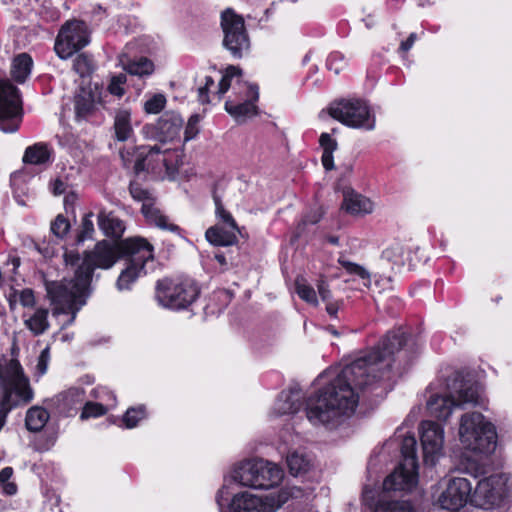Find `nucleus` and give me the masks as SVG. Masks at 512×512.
Wrapping results in <instances>:
<instances>
[{"mask_svg": "<svg viewBox=\"0 0 512 512\" xmlns=\"http://www.w3.org/2000/svg\"><path fill=\"white\" fill-rule=\"evenodd\" d=\"M405 344L406 336L401 329L388 332L378 346L347 364L328 385L307 399V419L314 425H328L353 414L359 401L358 392L389 373L393 356Z\"/></svg>", "mask_w": 512, "mask_h": 512, "instance_id": "f257e3e1", "label": "nucleus"}, {"mask_svg": "<svg viewBox=\"0 0 512 512\" xmlns=\"http://www.w3.org/2000/svg\"><path fill=\"white\" fill-rule=\"evenodd\" d=\"M98 258H64L67 270L73 272L71 279L64 278L62 281L47 282L46 290L52 303L55 304L56 313H71V320L76 317V313L86 303L88 289L92 278V273L96 266ZM109 263L106 268L112 266L113 258H102Z\"/></svg>", "mask_w": 512, "mask_h": 512, "instance_id": "f03ea898", "label": "nucleus"}, {"mask_svg": "<svg viewBox=\"0 0 512 512\" xmlns=\"http://www.w3.org/2000/svg\"><path fill=\"white\" fill-rule=\"evenodd\" d=\"M448 388V395H434L428 400L427 409L431 416L445 421L450 417L453 407L478 403L479 386L476 373L458 374Z\"/></svg>", "mask_w": 512, "mask_h": 512, "instance_id": "7ed1b4c3", "label": "nucleus"}, {"mask_svg": "<svg viewBox=\"0 0 512 512\" xmlns=\"http://www.w3.org/2000/svg\"><path fill=\"white\" fill-rule=\"evenodd\" d=\"M459 440L462 446L460 466L466 475L474 478L476 487L480 485V413L467 412L459 423Z\"/></svg>", "mask_w": 512, "mask_h": 512, "instance_id": "20e7f679", "label": "nucleus"}, {"mask_svg": "<svg viewBox=\"0 0 512 512\" xmlns=\"http://www.w3.org/2000/svg\"><path fill=\"white\" fill-rule=\"evenodd\" d=\"M200 295L198 283L185 275L164 278L156 285V299L167 308L184 309L194 303Z\"/></svg>", "mask_w": 512, "mask_h": 512, "instance_id": "39448f33", "label": "nucleus"}, {"mask_svg": "<svg viewBox=\"0 0 512 512\" xmlns=\"http://www.w3.org/2000/svg\"><path fill=\"white\" fill-rule=\"evenodd\" d=\"M282 470L263 459L246 460L237 465L232 479L242 486L254 489H270L282 480Z\"/></svg>", "mask_w": 512, "mask_h": 512, "instance_id": "423d86ee", "label": "nucleus"}, {"mask_svg": "<svg viewBox=\"0 0 512 512\" xmlns=\"http://www.w3.org/2000/svg\"><path fill=\"white\" fill-rule=\"evenodd\" d=\"M416 439L405 436L401 445L402 462L383 482L385 492L410 491L417 484L418 462L416 456Z\"/></svg>", "mask_w": 512, "mask_h": 512, "instance_id": "0eeeda50", "label": "nucleus"}, {"mask_svg": "<svg viewBox=\"0 0 512 512\" xmlns=\"http://www.w3.org/2000/svg\"><path fill=\"white\" fill-rule=\"evenodd\" d=\"M172 152L170 149L162 150L160 146H141L134 152L120 151V157L126 168L132 167L135 174L147 171L161 172L162 168L169 169Z\"/></svg>", "mask_w": 512, "mask_h": 512, "instance_id": "6e6552de", "label": "nucleus"}, {"mask_svg": "<svg viewBox=\"0 0 512 512\" xmlns=\"http://www.w3.org/2000/svg\"><path fill=\"white\" fill-rule=\"evenodd\" d=\"M223 46L232 57L242 58L250 50V38L243 17L233 9L227 8L221 13Z\"/></svg>", "mask_w": 512, "mask_h": 512, "instance_id": "1a4fd4ad", "label": "nucleus"}, {"mask_svg": "<svg viewBox=\"0 0 512 512\" xmlns=\"http://www.w3.org/2000/svg\"><path fill=\"white\" fill-rule=\"evenodd\" d=\"M328 113L335 120L351 128L373 130L375 127V118L362 100L334 102L329 106Z\"/></svg>", "mask_w": 512, "mask_h": 512, "instance_id": "9d476101", "label": "nucleus"}, {"mask_svg": "<svg viewBox=\"0 0 512 512\" xmlns=\"http://www.w3.org/2000/svg\"><path fill=\"white\" fill-rule=\"evenodd\" d=\"M22 116L19 89L8 79H0V129L5 133L18 130Z\"/></svg>", "mask_w": 512, "mask_h": 512, "instance_id": "9b49d317", "label": "nucleus"}, {"mask_svg": "<svg viewBox=\"0 0 512 512\" xmlns=\"http://www.w3.org/2000/svg\"><path fill=\"white\" fill-rule=\"evenodd\" d=\"M90 42V33L85 22L72 20L66 22L60 29L54 50L61 59H68L74 53L83 49Z\"/></svg>", "mask_w": 512, "mask_h": 512, "instance_id": "f8f14e48", "label": "nucleus"}, {"mask_svg": "<svg viewBox=\"0 0 512 512\" xmlns=\"http://www.w3.org/2000/svg\"><path fill=\"white\" fill-rule=\"evenodd\" d=\"M472 480L467 477H455L450 479L446 489L440 494L438 503L442 509L459 510L468 502L476 503L472 491H477L480 487H476L473 476L469 475Z\"/></svg>", "mask_w": 512, "mask_h": 512, "instance_id": "ddd939ff", "label": "nucleus"}, {"mask_svg": "<svg viewBox=\"0 0 512 512\" xmlns=\"http://www.w3.org/2000/svg\"><path fill=\"white\" fill-rule=\"evenodd\" d=\"M129 192L135 201L142 202L141 212L150 224L172 232H180L179 226L169 223L168 217L155 205L156 198L152 192L137 182L130 183Z\"/></svg>", "mask_w": 512, "mask_h": 512, "instance_id": "4468645a", "label": "nucleus"}, {"mask_svg": "<svg viewBox=\"0 0 512 512\" xmlns=\"http://www.w3.org/2000/svg\"><path fill=\"white\" fill-rule=\"evenodd\" d=\"M510 477L502 472L482 479V510L499 508L511 494Z\"/></svg>", "mask_w": 512, "mask_h": 512, "instance_id": "2eb2a0df", "label": "nucleus"}, {"mask_svg": "<svg viewBox=\"0 0 512 512\" xmlns=\"http://www.w3.org/2000/svg\"><path fill=\"white\" fill-rule=\"evenodd\" d=\"M183 127V119L174 111H167L157 120L155 124L145 125L142 128L147 138H155L165 143L172 141L180 135Z\"/></svg>", "mask_w": 512, "mask_h": 512, "instance_id": "dca6fc26", "label": "nucleus"}, {"mask_svg": "<svg viewBox=\"0 0 512 512\" xmlns=\"http://www.w3.org/2000/svg\"><path fill=\"white\" fill-rule=\"evenodd\" d=\"M444 442V430L433 421H423L421 424V444L424 462L434 465L441 453Z\"/></svg>", "mask_w": 512, "mask_h": 512, "instance_id": "f3484780", "label": "nucleus"}, {"mask_svg": "<svg viewBox=\"0 0 512 512\" xmlns=\"http://www.w3.org/2000/svg\"><path fill=\"white\" fill-rule=\"evenodd\" d=\"M280 500L272 495L260 498L248 492L236 494L229 504L230 512H276Z\"/></svg>", "mask_w": 512, "mask_h": 512, "instance_id": "a211bd4d", "label": "nucleus"}, {"mask_svg": "<svg viewBox=\"0 0 512 512\" xmlns=\"http://www.w3.org/2000/svg\"><path fill=\"white\" fill-rule=\"evenodd\" d=\"M124 268L121 271L117 287L119 290L129 289L130 285L141 275L147 274L148 269H154L156 258H123Z\"/></svg>", "mask_w": 512, "mask_h": 512, "instance_id": "6ab92c4d", "label": "nucleus"}, {"mask_svg": "<svg viewBox=\"0 0 512 512\" xmlns=\"http://www.w3.org/2000/svg\"><path fill=\"white\" fill-rule=\"evenodd\" d=\"M498 447V433L495 424L482 416V458L484 456L488 457L493 455L492 464L496 468L501 467L503 464L500 451L498 452ZM484 466H486V464L482 461V476L487 473Z\"/></svg>", "mask_w": 512, "mask_h": 512, "instance_id": "aec40b11", "label": "nucleus"}, {"mask_svg": "<svg viewBox=\"0 0 512 512\" xmlns=\"http://www.w3.org/2000/svg\"><path fill=\"white\" fill-rule=\"evenodd\" d=\"M341 208L350 215L363 216L372 213L374 205L369 198L357 193L352 188L346 187L343 189Z\"/></svg>", "mask_w": 512, "mask_h": 512, "instance_id": "412c9836", "label": "nucleus"}, {"mask_svg": "<svg viewBox=\"0 0 512 512\" xmlns=\"http://www.w3.org/2000/svg\"><path fill=\"white\" fill-rule=\"evenodd\" d=\"M248 90L252 97L251 100H246L238 104L232 101H226L225 103V110L237 120L245 119L257 113L254 102L257 101L259 97L258 87L251 85L248 87Z\"/></svg>", "mask_w": 512, "mask_h": 512, "instance_id": "4be33fe9", "label": "nucleus"}, {"mask_svg": "<svg viewBox=\"0 0 512 512\" xmlns=\"http://www.w3.org/2000/svg\"><path fill=\"white\" fill-rule=\"evenodd\" d=\"M302 394L298 387H292L282 391L275 404V410L279 415L293 414L299 411Z\"/></svg>", "mask_w": 512, "mask_h": 512, "instance_id": "5701e85b", "label": "nucleus"}, {"mask_svg": "<svg viewBox=\"0 0 512 512\" xmlns=\"http://www.w3.org/2000/svg\"><path fill=\"white\" fill-rule=\"evenodd\" d=\"M239 233L240 230L225 229L222 226L215 225L207 229L205 237L214 246L226 247L237 243V234Z\"/></svg>", "mask_w": 512, "mask_h": 512, "instance_id": "b1692460", "label": "nucleus"}, {"mask_svg": "<svg viewBox=\"0 0 512 512\" xmlns=\"http://www.w3.org/2000/svg\"><path fill=\"white\" fill-rule=\"evenodd\" d=\"M98 226L106 236L118 239L124 231L125 225L122 220L115 217L113 213L100 210L97 216Z\"/></svg>", "mask_w": 512, "mask_h": 512, "instance_id": "393cba45", "label": "nucleus"}, {"mask_svg": "<svg viewBox=\"0 0 512 512\" xmlns=\"http://www.w3.org/2000/svg\"><path fill=\"white\" fill-rule=\"evenodd\" d=\"M96 107L94 94L91 90L82 89L74 101L75 114L77 119H86L91 116Z\"/></svg>", "mask_w": 512, "mask_h": 512, "instance_id": "a878e982", "label": "nucleus"}, {"mask_svg": "<svg viewBox=\"0 0 512 512\" xmlns=\"http://www.w3.org/2000/svg\"><path fill=\"white\" fill-rule=\"evenodd\" d=\"M119 248L123 253V256H134L140 253H148L152 256L154 251L153 245L148 242L147 239L135 236L122 240L119 244Z\"/></svg>", "mask_w": 512, "mask_h": 512, "instance_id": "bb28decb", "label": "nucleus"}, {"mask_svg": "<svg viewBox=\"0 0 512 512\" xmlns=\"http://www.w3.org/2000/svg\"><path fill=\"white\" fill-rule=\"evenodd\" d=\"M33 60L27 53L17 55L11 65V75L18 83H24L31 73Z\"/></svg>", "mask_w": 512, "mask_h": 512, "instance_id": "cd10ccee", "label": "nucleus"}, {"mask_svg": "<svg viewBox=\"0 0 512 512\" xmlns=\"http://www.w3.org/2000/svg\"><path fill=\"white\" fill-rule=\"evenodd\" d=\"M51 150L45 143H36L26 148L23 162L32 165H41L50 161Z\"/></svg>", "mask_w": 512, "mask_h": 512, "instance_id": "c85d7f7f", "label": "nucleus"}, {"mask_svg": "<svg viewBox=\"0 0 512 512\" xmlns=\"http://www.w3.org/2000/svg\"><path fill=\"white\" fill-rule=\"evenodd\" d=\"M114 132L118 141H127L133 135L131 114L127 110H119L114 118Z\"/></svg>", "mask_w": 512, "mask_h": 512, "instance_id": "c756f323", "label": "nucleus"}, {"mask_svg": "<svg viewBox=\"0 0 512 512\" xmlns=\"http://www.w3.org/2000/svg\"><path fill=\"white\" fill-rule=\"evenodd\" d=\"M49 420V413L42 407H31L25 418L26 428L31 432H39Z\"/></svg>", "mask_w": 512, "mask_h": 512, "instance_id": "7c9ffc66", "label": "nucleus"}, {"mask_svg": "<svg viewBox=\"0 0 512 512\" xmlns=\"http://www.w3.org/2000/svg\"><path fill=\"white\" fill-rule=\"evenodd\" d=\"M319 144L323 150L321 161L326 170L334 169L333 152L337 150V141L328 133H322Z\"/></svg>", "mask_w": 512, "mask_h": 512, "instance_id": "2f4dec72", "label": "nucleus"}, {"mask_svg": "<svg viewBox=\"0 0 512 512\" xmlns=\"http://www.w3.org/2000/svg\"><path fill=\"white\" fill-rule=\"evenodd\" d=\"M319 144L323 150L321 161L326 170L334 169L333 152L337 150V141L328 133H322Z\"/></svg>", "mask_w": 512, "mask_h": 512, "instance_id": "473e14b6", "label": "nucleus"}, {"mask_svg": "<svg viewBox=\"0 0 512 512\" xmlns=\"http://www.w3.org/2000/svg\"><path fill=\"white\" fill-rule=\"evenodd\" d=\"M47 316V309H37L32 316L25 320V325L34 335L43 334L49 327Z\"/></svg>", "mask_w": 512, "mask_h": 512, "instance_id": "72a5a7b5", "label": "nucleus"}, {"mask_svg": "<svg viewBox=\"0 0 512 512\" xmlns=\"http://www.w3.org/2000/svg\"><path fill=\"white\" fill-rule=\"evenodd\" d=\"M287 465L289 472L298 476L308 471L310 460L304 454L295 451L287 456Z\"/></svg>", "mask_w": 512, "mask_h": 512, "instance_id": "f704fd0d", "label": "nucleus"}, {"mask_svg": "<svg viewBox=\"0 0 512 512\" xmlns=\"http://www.w3.org/2000/svg\"><path fill=\"white\" fill-rule=\"evenodd\" d=\"M295 288L298 296L305 302L316 306L318 304L317 295L314 288L309 285L303 276H297Z\"/></svg>", "mask_w": 512, "mask_h": 512, "instance_id": "c9c22d12", "label": "nucleus"}, {"mask_svg": "<svg viewBox=\"0 0 512 512\" xmlns=\"http://www.w3.org/2000/svg\"><path fill=\"white\" fill-rule=\"evenodd\" d=\"M126 71L131 75L148 76L154 71V64L147 58H140L127 64Z\"/></svg>", "mask_w": 512, "mask_h": 512, "instance_id": "e433bc0d", "label": "nucleus"}, {"mask_svg": "<svg viewBox=\"0 0 512 512\" xmlns=\"http://www.w3.org/2000/svg\"><path fill=\"white\" fill-rule=\"evenodd\" d=\"M73 69L82 78L90 76L94 70L92 58L85 53L77 55L73 61Z\"/></svg>", "mask_w": 512, "mask_h": 512, "instance_id": "4c0bfd02", "label": "nucleus"}, {"mask_svg": "<svg viewBox=\"0 0 512 512\" xmlns=\"http://www.w3.org/2000/svg\"><path fill=\"white\" fill-rule=\"evenodd\" d=\"M339 263L347 270L348 273L357 275L359 278L364 280V285L366 287L370 286L371 274L365 267L351 262L345 258H339Z\"/></svg>", "mask_w": 512, "mask_h": 512, "instance_id": "58836bf2", "label": "nucleus"}, {"mask_svg": "<svg viewBox=\"0 0 512 512\" xmlns=\"http://www.w3.org/2000/svg\"><path fill=\"white\" fill-rule=\"evenodd\" d=\"M375 512H414L411 504L407 501H385L380 500Z\"/></svg>", "mask_w": 512, "mask_h": 512, "instance_id": "ea45409f", "label": "nucleus"}, {"mask_svg": "<svg viewBox=\"0 0 512 512\" xmlns=\"http://www.w3.org/2000/svg\"><path fill=\"white\" fill-rule=\"evenodd\" d=\"M324 210L321 206H317L311 209L301 220L299 225L297 226V235L301 236L305 233L308 225L317 224L323 217Z\"/></svg>", "mask_w": 512, "mask_h": 512, "instance_id": "a19ab883", "label": "nucleus"}, {"mask_svg": "<svg viewBox=\"0 0 512 512\" xmlns=\"http://www.w3.org/2000/svg\"><path fill=\"white\" fill-rule=\"evenodd\" d=\"M145 415L146 411L143 405L129 408L123 416L125 427L129 429L136 427L139 421L145 418Z\"/></svg>", "mask_w": 512, "mask_h": 512, "instance_id": "79ce46f5", "label": "nucleus"}, {"mask_svg": "<svg viewBox=\"0 0 512 512\" xmlns=\"http://www.w3.org/2000/svg\"><path fill=\"white\" fill-rule=\"evenodd\" d=\"M213 199L215 202L216 216L229 228L233 230H240L231 213L224 208L221 199L217 195H214Z\"/></svg>", "mask_w": 512, "mask_h": 512, "instance_id": "37998d69", "label": "nucleus"}, {"mask_svg": "<svg viewBox=\"0 0 512 512\" xmlns=\"http://www.w3.org/2000/svg\"><path fill=\"white\" fill-rule=\"evenodd\" d=\"M50 230L59 239H63L70 230L69 220L62 214H58L51 222Z\"/></svg>", "mask_w": 512, "mask_h": 512, "instance_id": "c03bdc74", "label": "nucleus"}, {"mask_svg": "<svg viewBox=\"0 0 512 512\" xmlns=\"http://www.w3.org/2000/svg\"><path fill=\"white\" fill-rule=\"evenodd\" d=\"M166 102L165 95L155 94L144 103V110L148 114H158L164 109Z\"/></svg>", "mask_w": 512, "mask_h": 512, "instance_id": "a18cd8bd", "label": "nucleus"}, {"mask_svg": "<svg viewBox=\"0 0 512 512\" xmlns=\"http://www.w3.org/2000/svg\"><path fill=\"white\" fill-rule=\"evenodd\" d=\"M108 411V407L103 404L96 402H87L81 412L80 418L82 420L88 419L90 417H99L106 414Z\"/></svg>", "mask_w": 512, "mask_h": 512, "instance_id": "49530a36", "label": "nucleus"}, {"mask_svg": "<svg viewBox=\"0 0 512 512\" xmlns=\"http://www.w3.org/2000/svg\"><path fill=\"white\" fill-rule=\"evenodd\" d=\"M126 81L127 77L123 73L113 76L110 80L107 90L114 96L122 97L125 93L124 85Z\"/></svg>", "mask_w": 512, "mask_h": 512, "instance_id": "de8ad7c7", "label": "nucleus"}, {"mask_svg": "<svg viewBox=\"0 0 512 512\" xmlns=\"http://www.w3.org/2000/svg\"><path fill=\"white\" fill-rule=\"evenodd\" d=\"M91 216H92V213H89V214L85 215L84 218L82 219L80 233L77 237L78 243L92 238V235L95 230H94V224L91 220Z\"/></svg>", "mask_w": 512, "mask_h": 512, "instance_id": "09e8293b", "label": "nucleus"}, {"mask_svg": "<svg viewBox=\"0 0 512 512\" xmlns=\"http://www.w3.org/2000/svg\"><path fill=\"white\" fill-rule=\"evenodd\" d=\"M200 116L193 114L189 117L187 125L184 130V141L194 139L199 133Z\"/></svg>", "mask_w": 512, "mask_h": 512, "instance_id": "8fccbe9b", "label": "nucleus"}, {"mask_svg": "<svg viewBox=\"0 0 512 512\" xmlns=\"http://www.w3.org/2000/svg\"><path fill=\"white\" fill-rule=\"evenodd\" d=\"M49 360H50L49 348L46 347L44 350H42V352L40 353V355L38 357L36 369H37V372L39 375H44L46 373Z\"/></svg>", "mask_w": 512, "mask_h": 512, "instance_id": "3c124183", "label": "nucleus"}, {"mask_svg": "<svg viewBox=\"0 0 512 512\" xmlns=\"http://www.w3.org/2000/svg\"><path fill=\"white\" fill-rule=\"evenodd\" d=\"M19 301L24 307H33L35 305L34 293L31 289H24L19 293Z\"/></svg>", "mask_w": 512, "mask_h": 512, "instance_id": "603ef678", "label": "nucleus"}, {"mask_svg": "<svg viewBox=\"0 0 512 512\" xmlns=\"http://www.w3.org/2000/svg\"><path fill=\"white\" fill-rule=\"evenodd\" d=\"M343 60H344L343 56L338 52L330 54V56L327 59L328 69L333 70L336 74H338L341 70V67L335 66L334 64L337 61H343Z\"/></svg>", "mask_w": 512, "mask_h": 512, "instance_id": "864d4df0", "label": "nucleus"}, {"mask_svg": "<svg viewBox=\"0 0 512 512\" xmlns=\"http://www.w3.org/2000/svg\"><path fill=\"white\" fill-rule=\"evenodd\" d=\"M317 287H318V293L324 302L332 301L331 300V298H332L331 291L325 281H323V280L319 281Z\"/></svg>", "mask_w": 512, "mask_h": 512, "instance_id": "5fc2aeb1", "label": "nucleus"}, {"mask_svg": "<svg viewBox=\"0 0 512 512\" xmlns=\"http://www.w3.org/2000/svg\"><path fill=\"white\" fill-rule=\"evenodd\" d=\"M207 259L211 260L213 266L219 265V273H223V272L227 271L232 266V263H228L227 258H207Z\"/></svg>", "mask_w": 512, "mask_h": 512, "instance_id": "6e6d98bb", "label": "nucleus"}, {"mask_svg": "<svg viewBox=\"0 0 512 512\" xmlns=\"http://www.w3.org/2000/svg\"><path fill=\"white\" fill-rule=\"evenodd\" d=\"M66 190V184L61 179H55L51 183V191L55 196L61 195Z\"/></svg>", "mask_w": 512, "mask_h": 512, "instance_id": "4d7b16f0", "label": "nucleus"}, {"mask_svg": "<svg viewBox=\"0 0 512 512\" xmlns=\"http://www.w3.org/2000/svg\"><path fill=\"white\" fill-rule=\"evenodd\" d=\"M416 39H417V34L411 33L405 41L401 42L399 50L402 52L409 51L412 48V46L414 45Z\"/></svg>", "mask_w": 512, "mask_h": 512, "instance_id": "13d9d810", "label": "nucleus"}, {"mask_svg": "<svg viewBox=\"0 0 512 512\" xmlns=\"http://www.w3.org/2000/svg\"><path fill=\"white\" fill-rule=\"evenodd\" d=\"M231 86V78L223 75L219 84H218V94L221 97L224 95Z\"/></svg>", "mask_w": 512, "mask_h": 512, "instance_id": "bf43d9fd", "label": "nucleus"}, {"mask_svg": "<svg viewBox=\"0 0 512 512\" xmlns=\"http://www.w3.org/2000/svg\"><path fill=\"white\" fill-rule=\"evenodd\" d=\"M339 306L340 304L338 301H328L326 302V311L330 316L335 317L338 312Z\"/></svg>", "mask_w": 512, "mask_h": 512, "instance_id": "052dcab7", "label": "nucleus"}, {"mask_svg": "<svg viewBox=\"0 0 512 512\" xmlns=\"http://www.w3.org/2000/svg\"><path fill=\"white\" fill-rule=\"evenodd\" d=\"M209 89L205 86H201L198 88V100L202 104H207L210 102L209 96H208Z\"/></svg>", "mask_w": 512, "mask_h": 512, "instance_id": "680f3d73", "label": "nucleus"}, {"mask_svg": "<svg viewBox=\"0 0 512 512\" xmlns=\"http://www.w3.org/2000/svg\"><path fill=\"white\" fill-rule=\"evenodd\" d=\"M13 474V469L11 467H5L0 471V482L5 483L9 482V479L11 478Z\"/></svg>", "mask_w": 512, "mask_h": 512, "instance_id": "e2e57ef3", "label": "nucleus"}, {"mask_svg": "<svg viewBox=\"0 0 512 512\" xmlns=\"http://www.w3.org/2000/svg\"><path fill=\"white\" fill-rule=\"evenodd\" d=\"M22 194L19 193V188L16 187L14 188V198L16 200V202L20 205V206H27V202L25 201L24 199V195L27 196V193L24 192V191H21Z\"/></svg>", "mask_w": 512, "mask_h": 512, "instance_id": "0e129e2a", "label": "nucleus"}, {"mask_svg": "<svg viewBox=\"0 0 512 512\" xmlns=\"http://www.w3.org/2000/svg\"><path fill=\"white\" fill-rule=\"evenodd\" d=\"M3 492L7 495H14L17 492V486L13 482L2 483Z\"/></svg>", "mask_w": 512, "mask_h": 512, "instance_id": "69168bd1", "label": "nucleus"}, {"mask_svg": "<svg viewBox=\"0 0 512 512\" xmlns=\"http://www.w3.org/2000/svg\"><path fill=\"white\" fill-rule=\"evenodd\" d=\"M36 250L43 256H54L55 254H58V252H55L49 246L42 247L40 245H36Z\"/></svg>", "mask_w": 512, "mask_h": 512, "instance_id": "338daca9", "label": "nucleus"}, {"mask_svg": "<svg viewBox=\"0 0 512 512\" xmlns=\"http://www.w3.org/2000/svg\"><path fill=\"white\" fill-rule=\"evenodd\" d=\"M224 75L232 79L235 76L241 75V70L236 66H229Z\"/></svg>", "mask_w": 512, "mask_h": 512, "instance_id": "774afa93", "label": "nucleus"}]
</instances>
